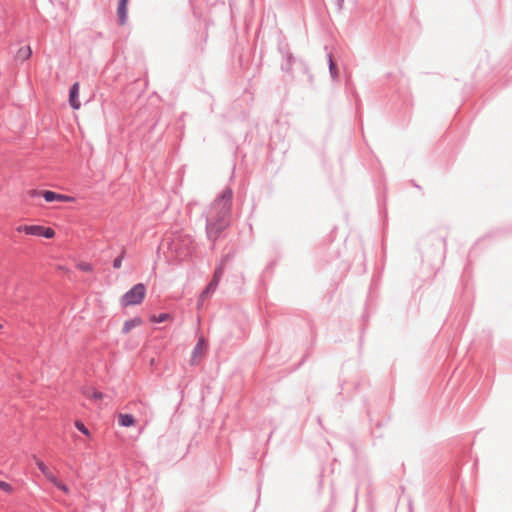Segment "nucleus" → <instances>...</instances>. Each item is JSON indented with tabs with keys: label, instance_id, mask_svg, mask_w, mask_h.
<instances>
[{
	"label": "nucleus",
	"instance_id": "obj_7",
	"mask_svg": "<svg viewBox=\"0 0 512 512\" xmlns=\"http://www.w3.org/2000/svg\"><path fill=\"white\" fill-rule=\"evenodd\" d=\"M78 94H79V84L74 83L70 89L69 103H70L71 107L76 110L79 109L81 106L80 101L78 100Z\"/></svg>",
	"mask_w": 512,
	"mask_h": 512
},
{
	"label": "nucleus",
	"instance_id": "obj_17",
	"mask_svg": "<svg viewBox=\"0 0 512 512\" xmlns=\"http://www.w3.org/2000/svg\"><path fill=\"white\" fill-rule=\"evenodd\" d=\"M57 488H59L60 490H62L64 493L68 494L69 493V488L64 484L62 483L60 480H58L56 478V481L55 482H52Z\"/></svg>",
	"mask_w": 512,
	"mask_h": 512
},
{
	"label": "nucleus",
	"instance_id": "obj_18",
	"mask_svg": "<svg viewBox=\"0 0 512 512\" xmlns=\"http://www.w3.org/2000/svg\"><path fill=\"white\" fill-rule=\"evenodd\" d=\"M0 490L5 491L6 493H12L13 492L12 486L9 483L1 481V480H0Z\"/></svg>",
	"mask_w": 512,
	"mask_h": 512
},
{
	"label": "nucleus",
	"instance_id": "obj_3",
	"mask_svg": "<svg viewBox=\"0 0 512 512\" xmlns=\"http://www.w3.org/2000/svg\"><path fill=\"white\" fill-rule=\"evenodd\" d=\"M16 231L25 233L26 235L42 236L47 239H51L55 236V231L52 228L42 225H19L16 227Z\"/></svg>",
	"mask_w": 512,
	"mask_h": 512
},
{
	"label": "nucleus",
	"instance_id": "obj_12",
	"mask_svg": "<svg viewBox=\"0 0 512 512\" xmlns=\"http://www.w3.org/2000/svg\"><path fill=\"white\" fill-rule=\"evenodd\" d=\"M32 50L30 46L20 47L17 51L16 57L22 61L27 60L31 57Z\"/></svg>",
	"mask_w": 512,
	"mask_h": 512
},
{
	"label": "nucleus",
	"instance_id": "obj_20",
	"mask_svg": "<svg viewBox=\"0 0 512 512\" xmlns=\"http://www.w3.org/2000/svg\"><path fill=\"white\" fill-rule=\"evenodd\" d=\"M186 256H187V255H186V254H183V253H176V255H175L176 259H177L178 261H180V262H181V261H183V260H185Z\"/></svg>",
	"mask_w": 512,
	"mask_h": 512
},
{
	"label": "nucleus",
	"instance_id": "obj_2",
	"mask_svg": "<svg viewBox=\"0 0 512 512\" xmlns=\"http://www.w3.org/2000/svg\"><path fill=\"white\" fill-rule=\"evenodd\" d=\"M145 295V285L142 283H138L121 297L120 303L123 307L139 305L143 302Z\"/></svg>",
	"mask_w": 512,
	"mask_h": 512
},
{
	"label": "nucleus",
	"instance_id": "obj_5",
	"mask_svg": "<svg viewBox=\"0 0 512 512\" xmlns=\"http://www.w3.org/2000/svg\"><path fill=\"white\" fill-rule=\"evenodd\" d=\"M206 350V342L204 338H199L198 343L196 344L193 353H192V363H197L204 355Z\"/></svg>",
	"mask_w": 512,
	"mask_h": 512
},
{
	"label": "nucleus",
	"instance_id": "obj_15",
	"mask_svg": "<svg viewBox=\"0 0 512 512\" xmlns=\"http://www.w3.org/2000/svg\"><path fill=\"white\" fill-rule=\"evenodd\" d=\"M169 318H170L169 314L163 313V314H160L159 316H152L150 318V320L152 322L161 323V322L166 321Z\"/></svg>",
	"mask_w": 512,
	"mask_h": 512
},
{
	"label": "nucleus",
	"instance_id": "obj_23",
	"mask_svg": "<svg viewBox=\"0 0 512 512\" xmlns=\"http://www.w3.org/2000/svg\"><path fill=\"white\" fill-rule=\"evenodd\" d=\"M0 328H2V325L0 324Z\"/></svg>",
	"mask_w": 512,
	"mask_h": 512
},
{
	"label": "nucleus",
	"instance_id": "obj_22",
	"mask_svg": "<svg viewBox=\"0 0 512 512\" xmlns=\"http://www.w3.org/2000/svg\"><path fill=\"white\" fill-rule=\"evenodd\" d=\"M338 2H342L343 0H337Z\"/></svg>",
	"mask_w": 512,
	"mask_h": 512
},
{
	"label": "nucleus",
	"instance_id": "obj_1",
	"mask_svg": "<svg viewBox=\"0 0 512 512\" xmlns=\"http://www.w3.org/2000/svg\"><path fill=\"white\" fill-rule=\"evenodd\" d=\"M232 201V190L225 189L214 201L207 214L206 233L210 240L215 241L229 226Z\"/></svg>",
	"mask_w": 512,
	"mask_h": 512
},
{
	"label": "nucleus",
	"instance_id": "obj_8",
	"mask_svg": "<svg viewBox=\"0 0 512 512\" xmlns=\"http://www.w3.org/2000/svg\"><path fill=\"white\" fill-rule=\"evenodd\" d=\"M127 4L128 0H120L119 6L117 9V15L119 19V23L124 25L127 21Z\"/></svg>",
	"mask_w": 512,
	"mask_h": 512
},
{
	"label": "nucleus",
	"instance_id": "obj_14",
	"mask_svg": "<svg viewBox=\"0 0 512 512\" xmlns=\"http://www.w3.org/2000/svg\"><path fill=\"white\" fill-rule=\"evenodd\" d=\"M76 267L84 272H91L93 270V267L90 263L87 262H79L77 263Z\"/></svg>",
	"mask_w": 512,
	"mask_h": 512
},
{
	"label": "nucleus",
	"instance_id": "obj_9",
	"mask_svg": "<svg viewBox=\"0 0 512 512\" xmlns=\"http://www.w3.org/2000/svg\"><path fill=\"white\" fill-rule=\"evenodd\" d=\"M118 423L123 427H131L136 423L135 418L131 414H122L118 415Z\"/></svg>",
	"mask_w": 512,
	"mask_h": 512
},
{
	"label": "nucleus",
	"instance_id": "obj_21",
	"mask_svg": "<svg viewBox=\"0 0 512 512\" xmlns=\"http://www.w3.org/2000/svg\"><path fill=\"white\" fill-rule=\"evenodd\" d=\"M329 62H330V70L333 71V69L335 68V64L331 58H330Z\"/></svg>",
	"mask_w": 512,
	"mask_h": 512
},
{
	"label": "nucleus",
	"instance_id": "obj_6",
	"mask_svg": "<svg viewBox=\"0 0 512 512\" xmlns=\"http://www.w3.org/2000/svg\"><path fill=\"white\" fill-rule=\"evenodd\" d=\"M221 275H222V270H221V268H218L215 271L212 281L208 284L206 289L202 292L201 297H200L201 299L208 296L211 292H213L215 290V288L217 287V285L219 283Z\"/></svg>",
	"mask_w": 512,
	"mask_h": 512
},
{
	"label": "nucleus",
	"instance_id": "obj_10",
	"mask_svg": "<svg viewBox=\"0 0 512 512\" xmlns=\"http://www.w3.org/2000/svg\"><path fill=\"white\" fill-rule=\"evenodd\" d=\"M142 324V319L139 317H135L133 319L125 321L122 331L123 333H129L133 328L138 327Z\"/></svg>",
	"mask_w": 512,
	"mask_h": 512
},
{
	"label": "nucleus",
	"instance_id": "obj_4",
	"mask_svg": "<svg viewBox=\"0 0 512 512\" xmlns=\"http://www.w3.org/2000/svg\"><path fill=\"white\" fill-rule=\"evenodd\" d=\"M30 194H31V196L41 195L47 202H54V201L73 202L74 201V198L71 196L58 194L56 192L49 191V190H44V191L32 190L30 192Z\"/></svg>",
	"mask_w": 512,
	"mask_h": 512
},
{
	"label": "nucleus",
	"instance_id": "obj_16",
	"mask_svg": "<svg viewBox=\"0 0 512 512\" xmlns=\"http://www.w3.org/2000/svg\"><path fill=\"white\" fill-rule=\"evenodd\" d=\"M75 426L76 428L82 432L84 435L86 436H90V432L89 430L85 427V425L81 422V421H76L75 422Z\"/></svg>",
	"mask_w": 512,
	"mask_h": 512
},
{
	"label": "nucleus",
	"instance_id": "obj_19",
	"mask_svg": "<svg viewBox=\"0 0 512 512\" xmlns=\"http://www.w3.org/2000/svg\"><path fill=\"white\" fill-rule=\"evenodd\" d=\"M124 259V253H122L120 256H118L114 261H113V267L116 268V269H119L121 266H122V261Z\"/></svg>",
	"mask_w": 512,
	"mask_h": 512
},
{
	"label": "nucleus",
	"instance_id": "obj_13",
	"mask_svg": "<svg viewBox=\"0 0 512 512\" xmlns=\"http://www.w3.org/2000/svg\"><path fill=\"white\" fill-rule=\"evenodd\" d=\"M84 394L86 395L87 398H90V399H95V400H100L103 398V394L93 388H88Z\"/></svg>",
	"mask_w": 512,
	"mask_h": 512
},
{
	"label": "nucleus",
	"instance_id": "obj_11",
	"mask_svg": "<svg viewBox=\"0 0 512 512\" xmlns=\"http://www.w3.org/2000/svg\"><path fill=\"white\" fill-rule=\"evenodd\" d=\"M37 466L39 470L43 473V475L52 483L56 481V477L54 474L49 470V468L42 462L37 461Z\"/></svg>",
	"mask_w": 512,
	"mask_h": 512
}]
</instances>
